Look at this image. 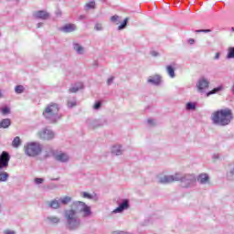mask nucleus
<instances>
[{"label":"nucleus","instance_id":"1","mask_svg":"<svg viewBox=\"0 0 234 234\" xmlns=\"http://www.w3.org/2000/svg\"><path fill=\"white\" fill-rule=\"evenodd\" d=\"M71 209L64 210L65 228L68 231H77L81 228V218H78L76 215L78 213H83L84 218H87L92 215V210L90 207L82 201H74L72 203Z\"/></svg>","mask_w":234,"mask_h":234},{"label":"nucleus","instance_id":"2","mask_svg":"<svg viewBox=\"0 0 234 234\" xmlns=\"http://www.w3.org/2000/svg\"><path fill=\"white\" fill-rule=\"evenodd\" d=\"M173 182H180L182 187H191V186L197 184V176L193 174H186L185 176L176 174L174 176H164L159 179V184H171Z\"/></svg>","mask_w":234,"mask_h":234},{"label":"nucleus","instance_id":"3","mask_svg":"<svg viewBox=\"0 0 234 234\" xmlns=\"http://www.w3.org/2000/svg\"><path fill=\"white\" fill-rule=\"evenodd\" d=\"M211 120L214 125L226 127L233 120V112L229 108L218 110L212 113Z\"/></svg>","mask_w":234,"mask_h":234},{"label":"nucleus","instance_id":"4","mask_svg":"<svg viewBox=\"0 0 234 234\" xmlns=\"http://www.w3.org/2000/svg\"><path fill=\"white\" fill-rule=\"evenodd\" d=\"M59 104L51 102L48 104L42 112L48 123L55 125L63 118V114L59 113Z\"/></svg>","mask_w":234,"mask_h":234},{"label":"nucleus","instance_id":"5","mask_svg":"<svg viewBox=\"0 0 234 234\" xmlns=\"http://www.w3.org/2000/svg\"><path fill=\"white\" fill-rule=\"evenodd\" d=\"M8 164H10V154L6 151H3L0 154V183L8 182L10 174L4 169H8Z\"/></svg>","mask_w":234,"mask_h":234},{"label":"nucleus","instance_id":"6","mask_svg":"<svg viewBox=\"0 0 234 234\" xmlns=\"http://www.w3.org/2000/svg\"><path fill=\"white\" fill-rule=\"evenodd\" d=\"M25 153L27 156H31L32 158L39 156L43 153V145L37 142L28 143L25 147Z\"/></svg>","mask_w":234,"mask_h":234},{"label":"nucleus","instance_id":"7","mask_svg":"<svg viewBox=\"0 0 234 234\" xmlns=\"http://www.w3.org/2000/svg\"><path fill=\"white\" fill-rule=\"evenodd\" d=\"M86 124L89 129H98V127H103V125H107V119L104 117L100 119H87Z\"/></svg>","mask_w":234,"mask_h":234},{"label":"nucleus","instance_id":"8","mask_svg":"<svg viewBox=\"0 0 234 234\" xmlns=\"http://www.w3.org/2000/svg\"><path fill=\"white\" fill-rule=\"evenodd\" d=\"M34 19H41V21H48L50 19V13L47 10H38L33 14Z\"/></svg>","mask_w":234,"mask_h":234},{"label":"nucleus","instance_id":"9","mask_svg":"<svg viewBox=\"0 0 234 234\" xmlns=\"http://www.w3.org/2000/svg\"><path fill=\"white\" fill-rule=\"evenodd\" d=\"M39 138L41 140H54L55 133L52 130L45 128L43 131L38 133Z\"/></svg>","mask_w":234,"mask_h":234},{"label":"nucleus","instance_id":"10","mask_svg":"<svg viewBox=\"0 0 234 234\" xmlns=\"http://www.w3.org/2000/svg\"><path fill=\"white\" fill-rule=\"evenodd\" d=\"M129 199H122V201L119 203V206L112 211V213H123V211H125V209H129Z\"/></svg>","mask_w":234,"mask_h":234},{"label":"nucleus","instance_id":"11","mask_svg":"<svg viewBox=\"0 0 234 234\" xmlns=\"http://www.w3.org/2000/svg\"><path fill=\"white\" fill-rule=\"evenodd\" d=\"M197 87L199 92H204V90L209 87V80L206 78H201L198 80Z\"/></svg>","mask_w":234,"mask_h":234},{"label":"nucleus","instance_id":"12","mask_svg":"<svg viewBox=\"0 0 234 234\" xmlns=\"http://www.w3.org/2000/svg\"><path fill=\"white\" fill-rule=\"evenodd\" d=\"M77 27L76 24H66L59 28L60 32H64V34H70V32H75Z\"/></svg>","mask_w":234,"mask_h":234},{"label":"nucleus","instance_id":"13","mask_svg":"<svg viewBox=\"0 0 234 234\" xmlns=\"http://www.w3.org/2000/svg\"><path fill=\"white\" fill-rule=\"evenodd\" d=\"M147 83H150L151 85H154L155 87H158L162 83V76L160 75H154L150 76L147 80Z\"/></svg>","mask_w":234,"mask_h":234},{"label":"nucleus","instance_id":"14","mask_svg":"<svg viewBox=\"0 0 234 234\" xmlns=\"http://www.w3.org/2000/svg\"><path fill=\"white\" fill-rule=\"evenodd\" d=\"M112 154H114V156H122L123 154V150L122 149L121 144H116L112 147L111 151Z\"/></svg>","mask_w":234,"mask_h":234},{"label":"nucleus","instance_id":"15","mask_svg":"<svg viewBox=\"0 0 234 234\" xmlns=\"http://www.w3.org/2000/svg\"><path fill=\"white\" fill-rule=\"evenodd\" d=\"M199 182L201 185L209 184V175L207 174H200L196 181Z\"/></svg>","mask_w":234,"mask_h":234},{"label":"nucleus","instance_id":"16","mask_svg":"<svg viewBox=\"0 0 234 234\" xmlns=\"http://www.w3.org/2000/svg\"><path fill=\"white\" fill-rule=\"evenodd\" d=\"M55 160H57V162H61L62 164H65L69 162V155L65 153H60L55 155Z\"/></svg>","mask_w":234,"mask_h":234},{"label":"nucleus","instance_id":"17","mask_svg":"<svg viewBox=\"0 0 234 234\" xmlns=\"http://www.w3.org/2000/svg\"><path fill=\"white\" fill-rule=\"evenodd\" d=\"M48 207L51 209H59V207H61V203L59 201V199H53L51 201L48 202Z\"/></svg>","mask_w":234,"mask_h":234},{"label":"nucleus","instance_id":"18","mask_svg":"<svg viewBox=\"0 0 234 234\" xmlns=\"http://www.w3.org/2000/svg\"><path fill=\"white\" fill-rule=\"evenodd\" d=\"M12 125V121L8 118L3 119L0 122V129H8Z\"/></svg>","mask_w":234,"mask_h":234},{"label":"nucleus","instance_id":"19","mask_svg":"<svg viewBox=\"0 0 234 234\" xmlns=\"http://www.w3.org/2000/svg\"><path fill=\"white\" fill-rule=\"evenodd\" d=\"M49 224H59L61 222V218H58L57 216H49L46 218Z\"/></svg>","mask_w":234,"mask_h":234},{"label":"nucleus","instance_id":"20","mask_svg":"<svg viewBox=\"0 0 234 234\" xmlns=\"http://www.w3.org/2000/svg\"><path fill=\"white\" fill-rule=\"evenodd\" d=\"M222 90H224V86L219 85L214 88L213 90H209L208 92H207V96H211L212 94H218V92Z\"/></svg>","mask_w":234,"mask_h":234},{"label":"nucleus","instance_id":"21","mask_svg":"<svg viewBox=\"0 0 234 234\" xmlns=\"http://www.w3.org/2000/svg\"><path fill=\"white\" fill-rule=\"evenodd\" d=\"M60 205L62 206H69L70 202H72V197L66 196L64 197H60L59 199Z\"/></svg>","mask_w":234,"mask_h":234},{"label":"nucleus","instance_id":"22","mask_svg":"<svg viewBox=\"0 0 234 234\" xmlns=\"http://www.w3.org/2000/svg\"><path fill=\"white\" fill-rule=\"evenodd\" d=\"M73 50H75L77 54L81 55L83 54L85 48L79 43H73Z\"/></svg>","mask_w":234,"mask_h":234},{"label":"nucleus","instance_id":"23","mask_svg":"<svg viewBox=\"0 0 234 234\" xmlns=\"http://www.w3.org/2000/svg\"><path fill=\"white\" fill-rule=\"evenodd\" d=\"M127 25H129V17H126L123 19L121 25H119V27H117V30L119 31L125 30V28H127Z\"/></svg>","mask_w":234,"mask_h":234},{"label":"nucleus","instance_id":"24","mask_svg":"<svg viewBox=\"0 0 234 234\" xmlns=\"http://www.w3.org/2000/svg\"><path fill=\"white\" fill-rule=\"evenodd\" d=\"M96 8V1L91 0L85 5V10H95Z\"/></svg>","mask_w":234,"mask_h":234},{"label":"nucleus","instance_id":"25","mask_svg":"<svg viewBox=\"0 0 234 234\" xmlns=\"http://www.w3.org/2000/svg\"><path fill=\"white\" fill-rule=\"evenodd\" d=\"M166 72L171 78H176L175 68L171 65L166 66Z\"/></svg>","mask_w":234,"mask_h":234},{"label":"nucleus","instance_id":"26","mask_svg":"<svg viewBox=\"0 0 234 234\" xmlns=\"http://www.w3.org/2000/svg\"><path fill=\"white\" fill-rule=\"evenodd\" d=\"M12 146L15 147V149H17L21 146V138L19 136L14 138L12 142Z\"/></svg>","mask_w":234,"mask_h":234},{"label":"nucleus","instance_id":"27","mask_svg":"<svg viewBox=\"0 0 234 234\" xmlns=\"http://www.w3.org/2000/svg\"><path fill=\"white\" fill-rule=\"evenodd\" d=\"M227 59H234V47H230L228 48V53H227Z\"/></svg>","mask_w":234,"mask_h":234},{"label":"nucleus","instance_id":"28","mask_svg":"<svg viewBox=\"0 0 234 234\" xmlns=\"http://www.w3.org/2000/svg\"><path fill=\"white\" fill-rule=\"evenodd\" d=\"M197 109V102H187L186 105V111H195Z\"/></svg>","mask_w":234,"mask_h":234},{"label":"nucleus","instance_id":"29","mask_svg":"<svg viewBox=\"0 0 234 234\" xmlns=\"http://www.w3.org/2000/svg\"><path fill=\"white\" fill-rule=\"evenodd\" d=\"M0 112H2V114L4 116H6L7 114H10V112H12L10 110V107L4 106V107L0 108Z\"/></svg>","mask_w":234,"mask_h":234},{"label":"nucleus","instance_id":"30","mask_svg":"<svg viewBox=\"0 0 234 234\" xmlns=\"http://www.w3.org/2000/svg\"><path fill=\"white\" fill-rule=\"evenodd\" d=\"M15 92L16 94H23V92H25V86H23V85H16L15 87Z\"/></svg>","mask_w":234,"mask_h":234},{"label":"nucleus","instance_id":"31","mask_svg":"<svg viewBox=\"0 0 234 234\" xmlns=\"http://www.w3.org/2000/svg\"><path fill=\"white\" fill-rule=\"evenodd\" d=\"M58 185L54 184V183H50L48 186H44L45 191H50V189H57Z\"/></svg>","mask_w":234,"mask_h":234},{"label":"nucleus","instance_id":"32","mask_svg":"<svg viewBox=\"0 0 234 234\" xmlns=\"http://www.w3.org/2000/svg\"><path fill=\"white\" fill-rule=\"evenodd\" d=\"M110 21H112V23H116V25H118V23H120V16L115 15L111 16Z\"/></svg>","mask_w":234,"mask_h":234},{"label":"nucleus","instance_id":"33","mask_svg":"<svg viewBox=\"0 0 234 234\" xmlns=\"http://www.w3.org/2000/svg\"><path fill=\"white\" fill-rule=\"evenodd\" d=\"M229 180H234V167L227 175Z\"/></svg>","mask_w":234,"mask_h":234},{"label":"nucleus","instance_id":"34","mask_svg":"<svg viewBox=\"0 0 234 234\" xmlns=\"http://www.w3.org/2000/svg\"><path fill=\"white\" fill-rule=\"evenodd\" d=\"M196 34H209L211 32V29H197Z\"/></svg>","mask_w":234,"mask_h":234},{"label":"nucleus","instance_id":"35","mask_svg":"<svg viewBox=\"0 0 234 234\" xmlns=\"http://www.w3.org/2000/svg\"><path fill=\"white\" fill-rule=\"evenodd\" d=\"M93 109L95 111H100V109H101V101H97L93 105Z\"/></svg>","mask_w":234,"mask_h":234},{"label":"nucleus","instance_id":"36","mask_svg":"<svg viewBox=\"0 0 234 234\" xmlns=\"http://www.w3.org/2000/svg\"><path fill=\"white\" fill-rule=\"evenodd\" d=\"M50 156H56V154L54 150L50 149L49 152H48L45 155L44 158H50Z\"/></svg>","mask_w":234,"mask_h":234},{"label":"nucleus","instance_id":"37","mask_svg":"<svg viewBox=\"0 0 234 234\" xmlns=\"http://www.w3.org/2000/svg\"><path fill=\"white\" fill-rule=\"evenodd\" d=\"M82 197L84 198H88L89 200H92V198H94V196L89 194V192H83Z\"/></svg>","mask_w":234,"mask_h":234},{"label":"nucleus","instance_id":"38","mask_svg":"<svg viewBox=\"0 0 234 234\" xmlns=\"http://www.w3.org/2000/svg\"><path fill=\"white\" fill-rule=\"evenodd\" d=\"M43 182H45L44 178H41V177L35 178V184H37V186H39V184H43Z\"/></svg>","mask_w":234,"mask_h":234},{"label":"nucleus","instance_id":"39","mask_svg":"<svg viewBox=\"0 0 234 234\" xmlns=\"http://www.w3.org/2000/svg\"><path fill=\"white\" fill-rule=\"evenodd\" d=\"M95 30H97L98 32L103 30V27L101 26V24L97 23L94 27Z\"/></svg>","mask_w":234,"mask_h":234},{"label":"nucleus","instance_id":"40","mask_svg":"<svg viewBox=\"0 0 234 234\" xmlns=\"http://www.w3.org/2000/svg\"><path fill=\"white\" fill-rule=\"evenodd\" d=\"M76 105H78V103L76 101H69L68 102L69 109H72L73 107H76Z\"/></svg>","mask_w":234,"mask_h":234},{"label":"nucleus","instance_id":"41","mask_svg":"<svg viewBox=\"0 0 234 234\" xmlns=\"http://www.w3.org/2000/svg\"><path fill=\"white\" fill-rule=\"evenodd\" d=\"M69 90L71 93H76V92H78V90H80V88H78V87H71V88H69Z\"/></svg>","mask_w":234,"mask_h":234},{"label":"nucleus","instance_id":"42","mask_svg":"<svg viewBox=\"0 0 234 234\" xmlns=\"http://www.w3.org/2000/svg\"><path fill=\"white\" fill-rule=\"evenodd\" d=\"M114 81V77H111L107 80V85H112V82Z\"/></svg>","mask_w":234,"mask_h":234},{"label":"nucleus","instance_id":"43","mask_svg":"<svg viewBox=\"0 0 234 234\" xmlns=\"http://www.w3.org/2000/svg\"><path fill=\"white\" fill-rule=\"evenodd\" d=\"M151 56H153L154 58H156L160 56V53H158L157 51H151Z\"/></svg>","mask_w":234,"mask_h":234},{"label":"nucleus","instance_id":"44","mask_svg":"<svg viewBox=\"0 0 234 234\" xmlns=\"http://www.w3.org/2000/svg\"><path fill=\"white\" fill-rule=\"evenodd\" d=\"M147 124L148 125H154V121L153 119H148L147 120Z\"/></svg>","mask_w":234,"mask_h":234},{"label":"nucleus","instance_id":"45","mask_svg":"<svg viewBox=\"0 0 234 234\" xmlns=\"http://www.w3.org/2000/svg\"><path fill=\"white\" fill-rule=\"evenodd\" d=\"M212 158H213L214 160H218V158H220V155H219L218 154H214L213 156H212Z\"/></svg>","mask_w":234,"mask_h":234},{"label":"nucleus","instance_id":"46","mask_svg":"<svg viewBox=\"0 0 234 234\" xmlns=\"http://www.w3.org/2000/svg\"><path fill=\"white\" fill-rule=\"evenodd\" d=\"M187 42L189 43V45H195V39L194 38H189L187 40Z\"/></svg>","mask_w":234,"mask_h":234},{"label":"nucleus","instance_id":"47","mask_svg":"<svg viewBox=\"0 0 234 234\" xmlns=\"http://www.w3.org/2000/svg\"><path fill=\"white\" fill-rule=\"evenodd\" d=\"M61 10H58L57 12H56V16H57V17H61Z\"/></svg>","mask_w":234,"mask_h":234},{"label":"nucleus","instance_id":"48","mask_svg":"<svg viewBox=\"0 0 234 234\" xmlns=\"http://www.w3.org/2000/svg\"><path fill=\"white\" fill-rule=\"evenodd\" d=\"M214 59H220V53H216Z\"/></svg>","mask_w":234,"mask_h":234},{"label":"nucleus","instance_id":"49","mask_svg":"<svg viewBox=\"0 0 234 234\" xmlns=\"http://www.w3.org/2000/svg\"><path fill=\"white\" fill-rule=\"evenodd\" d=\"M43 22L37 23V28H41V27H43Z\"/></svg>","mask_w":234,"mask_h":234},{"label":"nucleus","instance_id":"50","mask_svg":"<svg viewBox=\"0 0 234 234\" xmlns=\"http://www.w3.org/2000/svg\"><path fill=\"white\" fill-rule=\"evenodd\" d=\"M5 234H16V231L6 230Z\"/></svg>","mask_w":234,"mask_h":234},{"label":"nucleus","instance_id":"51","mask_svg":"<svg viewBox=\"0 0 234 234\" xmlns=\"http://www.w3.org/2000/svg\"><path fill=\"white\" fill-rule=\"evenodd\" d=\"M51 182H58L59 181V177L57 178H50Z\"/></svg>","mask_w":234,"mask_h":234},{"label":"nucleus","instance_id":"52","mask_svg":"<svg viewBox=\"0 0 234 234\" xmlns=\"http://www.w3.org/2000/svg\"><path fill=\"white\" fill-rule=\"evenodd\" d=\"M79 19H80V20L85 19V16H83V15L80 16H79Z\"/></svg>","mask_w":234,"mask_h":234},{"label":"nucleus","instance_id":"53","mask_svg":"<svg viewBox=\"0 0 234 234\" xmlns=\"http://www.w3.org/2000/svg\"><path fill=\"white\" fill-rule=\"evenodd\" d=\"M0 98H3V93L1 92V90H0Z\"/></svg>","mask_w":234,"mask_h":234},{"label":"nucleus","instance_id":"54","mask_svg":"<svg viewBox=\"0 0 234 234\" xmlns=\"http://www.w3.org/2000/svg\"><path fill=\"white\" fill-rule=\"evenodd\" d=\"M232 32H234V27H231Z\"/></svg>","mask_w":234,"mask_h":234},{"label":"nucleus","instance_id":"55","mask_svg":"<svg viewBox=\"0 0 234 234\" xmlns=\"http://www.w3.org/2000/svg\"><path fill=\"white\" fill-rule=\"evenodd\" d=\"M103 1V3H105V0H102Z\"/></svg>","mask_w":234,"mask_h":234}]
</instances>
